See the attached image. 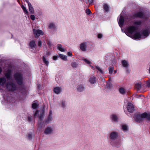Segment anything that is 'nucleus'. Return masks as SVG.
Listing matches in <instances>:
<instances>
[{"label":"nucleus","mask_w":150,"mask_h":150,"mask_svg":"<svg viewBox=\"0 0 150 150\" xmlns=\"http://www.w3.org/2000/svg\"><path fill=\"white\" fill-rule=\"evenodd\" d=\"M47 62V63L48 62V61Z\"/></svg>","instance_id":"e2e57ef3"},{"label":"nucleus","mask_w":150,"mask_h":150,"mask_svg":"<svg viewBox=\"0 0 150 150\" xmlns=\"http://www.w3.org/2000/svg\"><path fill=\"white\" fill-rule=\"evenodd\" d=\"M124 21V17L122 16H120L119 21L118 22L120 26L121 27L123 25Z\"/></svg>","instance_id":"2eb2a0df"},{"label":"nucleus","mask_w":150,"mask_h":150,"mask_svg":"<svg viewBox=\"0 0 150 150\" xmlns=\"http://www.w3.org/2000/svg\"><path fill=\"white\" fill-rule=\"evenodd\" d=\"M57 48L61 52H64L65 49L62 47V46L60 44H58L57 46Z\"/></svg>","instance_id":"4be33fe9"},{"label":"nucleus","mask_w":150,"mask_h":150,"mask_svg":"<svg viewBox=\"0 0 150 150\" xmlns=\"http://www.w3.org/2000/svg\"><path fill=\"white\" fill-rule=\"evenodd\" d=\"M84 60L86 63H87L88 64H90L91 63V62H90L88 60H87V59H84Z\"/></svg>","instance_id":"37998d69"},{"label":"nucleus","mask_w":150,"mask_h":150,"mask_svg":"<svg viewBox=\"0 0 150 150\" xmlns=\"http://www.w3.org/2000/svg\"><path fill=\"white\" fill-rule=\"evenodd\" d=\"M36 45L35 43V42L34 41H32L30 42V46L31 47L33 48Z\"/></svg>","instance_id":"7c9ffc66"},{"label":"nucleus","mask_w":150,"mask_h":150,"mask_svg":"<svg viewBox=\"0 0 150 150\" xmlns=\"http://www.w3.org/2000/svg\"><path fill=\"white\" fill-rule=\"evenodd\" d=\"M80 1H82V0H79Z\"/></svg>","instance_id":"680f3d73"},{"label":"nucleus","mask_w":150,"mask_h":150,"mask_svg":"<svg viewBox=\"0 0 150 150\" xmlns=\"http://www.w3.org/2000/svg\"><path fill=\"white\" fill-rule=\"evenodd\" d=\"M53 130L52 128L47 127V134H51Z\"/></svg>","instance_id":"72a5a7b5"},{"label":"nucleus","mask_w":150,"mask_h":150,"mask_svg":"<svg viewBox=\"0 0 150 150\" xmlns=\"http://www.w3.org/2000/svg\"><path fill=\"white\" fill-rule=\"evenodd\" d=\"M6 79L4 77L0 78V85L5 87L6 84Z\"/></svg>","instance_id":"9b49d317"},{"label":"nucleus","mask_w":150,"mask_h":150,"mask_svg":"<svg viewBox=\"0 0 150 150\" xmlns=\"http://www.w3.org/2000/svg\"><path fill=\"white\" fill-rule=\"evenodd\" d=\"M143 119L142 114L141 115L137 114L135 115L134 120L137 122L140 123L142 121Z\"/></svg>","instance_id":"6e6552de"},{"label":"nucleus","mask_w":150,"mask_h":150,"mask_svg":"<svg viewBox=\"0 0 150 150\" xmlns=\"http://www.w3.org/2000/svg\"><path fill=\"white\" fill-rule=\"evenodd\" d=\"M38 45L40 46L41 47L42 45V42L40 40L39 41L38 43Z\"/></svg>","instance_id":"49530a36"},{"label":"nucleus","mask_w":150,"mask_h":150,"mask_svg":"<svg viewBox=\"0 0 150 150\" xmlns=\"http://www.w3.org/2000/svg\"><path fill=\"white\" fill-rule=\"evenodd\" d=\"M128 111L130 112H133L134 110V107L133 105L131 103H129L127 105Z\"/></svg>","instance_id":"1a4fd4ad"},{"label":"nucleus","mask_w":150,"mask_h":150,"mask_svg":"<svg viewBox=\"0 0 150 150\" xmlns=\"http://www.w3.org/2000/svg\"><path fill=\"white\" fill-rule=\"evenodd\" d=\"M141 35L139 33H135L134 36V38L135 39H139L141 38Z\"/></svg>","instance_id":"393cba45"},{"label":"nucleus","mask_w":150,"mask_h":150,"mask_svg":"<svg viewBox=\"0 0 150 150\" xmlns=\"http://www.w3.org/2000/svg\"><path fill=\"white\" fill-rule=\"evenodd\" d=\"M43 60L45 64L47 65V61L46 60V58L45 57H43Z\"/></svg>","instance_id":"a19ab883"},{"label":"nucleus","mask_w":150,"mask_h":150,"mask_svg":"<svg viewBox=\"0 0 150 150\" xmlns=\"http://www.w3.org/2000/svg\"><path fill=\"white\" fill-rule=\"evenodd\" d=\"M2 72V69L1 67H0V74Z\"/></svg>","instance_id":"6e6d98bb"},{"label":"nucleus","mask_w":150,"mask_h":150,"mask_svg":"<svg viewBox=\"0 0 150 150\" xmlns=\"http://www.w3.org/2000/svg\"><path fill=\"white\" fill-rule=\"evenodd\" d=\"M38 107V105L35 103H34L32 104V107L33 109L37 108Z\"/></svg>","instance_id":"4c0bfd02"},{"label":"nucleus","mask_w":150,"mask_h":150,"mask_svg":"<svg viewBox=\"0 0 150 150\" xmlns=\"http://www.w3.org/2000/svg\"><path fill=\"white\" fill-rule=\"evenodd\" d=\"M114 73H116V72H117V70H115L114 71Z\"/></svg>","instance_id":"13d9d810"},{"label":"nucleus","mask_w":150,"mask_h":150,"mask_svg":"<svg viewBox=\"0 0 150 150\" xmlns=\"http://www.w3.org/2000/svg\"><path fill=\"white\" fill-rule=\"evenodd\" d=\"M28 120L29 121H31L32 120V118L31 117H28Z\"/></svg>","instance_id":"864d4df0"},{"label":"nucleus","mask_w":150,"mask_h":150,"mask_svg":"<svg viewBox=\"0 0 150 150\" xmlns=\"http://www.w3.org/2000/svg\"><path fill=\"white\" fill-rule=\"evenodd\" d=\"M142 117L147 120L150 121V113L144 112L142 114Z\"/></svg>","instance_id":"f8f14e48"},{"label":"nucleus","mask_w":150,"mask_h":150,"mask_svg":"<svg viewBox=\"0 0 150 150\" xmlns=\"http://www.w3.org/2000/svg\"><path fill=\"white\" fill-rule=\"evenodd\" d=\"M146 86L148 88H150V79H149L146 81Z\"/></svg>","instance_id":"c9c22d12"},{"label":"nucleus","mask_w":150,"mask_h":150,"mask_svg":"<svg viewBox=\"0 0 150 150\" xmlns=\"http://www.w3.org/2000/svg\"><path fill=\"white\" fill-rule=\"evenodd\" d=\"M120 145H119L118 146H116V147H117L118 148V147H120Z\"/></svg>","instance_id":"bf43d9fd"},{"label":"nucleus","mask_w":150,"mask_h":150,"mask_svg":"<svg viewBox=\"0 0 150 150\" xmlns=\"http://www.w3.org/2000/svg\"><path fill=\"white\" fill-rule=\"evenodd\" d=\"M21 7L25 14H27L28 13V12L27 11L26 8L25 6H24L23 5H22L21 6Z\"/></svg>","instance_id":"473e14b6"},{"label":"nucleus","mask_w":150,"mask_h":150,"mask_svg":"<svg viewBox=\"0 0 150 150\" xmlns=\"http://www.w3.org/2000/svg\"><path fill=\"white\" fill-rule=\"evenodd\" d=\"M32 133H29L28 134V137L30 139H31L32 138Z\"/></svg>","instance_id":"79ce46f5"},{"label":"nucleus","mask_w":150,"mask_h":150,"mask_svg":"<svg viewBox=\"0 0 150 150\" xmlns=\"http://www.w3.org/2000/svg\"><path fill=\"white\" fill-rule=\"evenodd\" d=\"M112 119L114 122H117V117L116 115H112Z\"/></svg>","instance_id":"cd10ccee"},{"label":"nucleus","mask_w":150,"mask_h":150,"mask_svg":"<svg viewBox=\"0 0 150 150\" xmlns=\"http://www.w3.org/2000/svg\"><path fill=\"white\" fill-rule=\"evenodd\" d=\"M71 65L73 68H75L77 67V64L76 62H74L71 64Z\"/></svg>","instance_id":"58836bf2"},{"label":"nucleus","mask_w":150,"mask_h":150,"mask_svg":"<svg viewBox=\"0 0 150 150\" xmlns=\"http://www.w3.org/2000/svg\"><path fill=\"white\" fill-rule=\"evenodd\" d=\"M53 91L56 94H59L62 91L61 88L60 87H57L54 88Z\"/></svg>","instance_id":"dca6fc26"},{"label":"nucleus","mask_w":150,"mask_h":150,"mask_svg":"<svg viewBox=\"0 0 150 150\" xmlns=\"http://www.w3.org/2000/svg\"><path fill=\"white\" fill-rule=\"evenodd\" d=\"M59 57L63 60L65 61L67 60V57L64 55L62 54H59Z\"/></svg>","instance_id":"c85d7f7f"},{"label":"nucleus","mask_w":150,"mask_h":150,"mask_svg":"<svg viewBox=\"0 0 150 150\" xmlns=\"http://www.w3.org/2000/svg\"><path fill=\"white\" fill-rule=\"evenodd\" d=\"M118 136L117 133L115 132H113L110 134V138L111 139L115 140Z\"/></svg>","instance_id":"9d476101"},{"label":"nucleus","mask_w":150,"mask_h":150,"mask_svg":"<svg viewBox=\"0 0 150 150\" xmlns=\"http://www.w3.org/2000/svg\"><path fill=\"white\" fill-rule=\"evenodd\" d=\"M52 120V110H50L49 113L48 117L47 118V123L50 122Z\"/></svg>","instance_id":"6ab92c4d"},{"label":"nucleus","mask_w":150,"mask_h":150,"mask_svg":"<svg viewBox=\"0 0 150 150\" xmlns=\"http://www.w3.org/2000/svg\"><path fill=\"white\" fill-rule=\"evenodd\" d=\"M34 35L35 38H38L40 35H43V33L42 31L40 30H36L33 29V30Z\"/></svg>","instance_id":"423d86ee"},{"label":"nucleus","mask_w":150,"mask_h":150,"mask_svg":"<svg viewBox=\"0 0 150 150\" xmlns=\"http://www.w3.org/2000/svg\"><path fill=\"white\" fill-rule=\"evenodd\" d=\"M89 81L91 83L94 84L96 82V78L94 76L91 77Z\"/></svg>","instance_id":"aec40b11"},{"label":"nucleus","mask_w":150,"mask_h":150,"mask_svg":"<svg viewBox=\"0 0 150 150\" xmlns=\"http://www.w3.org/2000/svg\"><path fill=\"white\" fill-rule=\"evenodd\" d=\"M140 82L137 83L135 85V87L138 90H140L142 88Z\"/></svg>","instance_id":"5701e85b"},{"label":"nucleus","mask_w":150,"mask_h":150,"mask_svg":"<svg viewBox=\"0 0 150 150\" xmlns=\"http://www.w3.org/2000/svg\"><path fill=\"white\" fill-rule=\"evenodd\" d=\"M14 77L18 84L21 85L23 83V78L21 74L18 72L15 73L14 74Z\"/></svg>","instance_id":"f03ea898"},{"label":"nucleus","mask_w":150,"mask_h":150,"mask_svg":"<svg viewBox=\"0 0 150 150\" xmlns=\"http://www.w3.org/2000/svg\"><path fill=\"white\" fill-rule=\"evenodd\" d=\"M12 71L11 69H8L4 73V75L7 79L10 80L12 78Z\"/></svg>","instance_id":"0eeeda50"},{"label":"nucleus","mask_w":150,"mask_h":150,"mask_svg":"<svg viewBox=\"0 0 150 150\" xmlns=\"http://www.w3.org/2000/svg\"><path fill=\"white\" fill-rule=\"evenodd\" d=\"M142 23V21H137L134 22L133 24L138 26H139L141 25Z\"/></svg>","instance_id":"b1692460"},{"label":"nucleus","mask_w":150,"mask_h":150,"mask_svg":"<svg viewBox=\"0 0 150 150\" xmlns=\"http://www.w3.org/2000/svg\"><path fill=\"white\" fill-rule=\"evenodd\" d=\"M108 70H109V73L111 74L112 73V72L114 70V68L113 67H108Z\"/></svg>","instance_id":"2f4dec72"},{"label":"nucleus","mask_w":150,"mask_h":150,"mask_svg":"<svg viewBox=\"0 0 150 150\" xmlns=\"http://www.w3.org/2000/svg\"><path fill=\"white\" fill-rule=\"evenodd\" d=\"M122 66L126 68H127L128 67L129 64L127 61L125 60H122Z\"/></svg>","instance_id":"412c9836"},{"label":"nucleus","mask_w":150,"mask_h":150,"mask_svg":"<svg viewBox=\"0 0 150 150\" xmlns=\"http://www.w3.org/2000/svg\"><path fill=\"white\" fill-rule=\"evenodd\" d=\"M149 73L150 74V67L149 69Z\"/></svg>","instance_id":"4d7b16f0"},{"label":"nucleus","mask_w":150,"mask_h":150,"mask_svg":"<svg viewBox=\"0 0 150 150\" xmlns=\"http://www.w3.org/2000/svg\"><path fill=\"white\" fill-rule=\"evenodd\" d=\"M150 33V31L149 29H145L143 31V35L145 37L148 36Z\"/></svg>","instance_id":"f3484780"},{"label":"nucleus","mask_w":150,"mask_h":150,"mask_svg":"<svg viewBox=\"0 0 150 150\" xmlns=\"http://www.w3.org/2000/svg\"><path fill=\"white\" fill-rule=\"evenodd\" d=\"M103 9L105 11L108 12L109 11V7L108 5L107 4H105L103 6Z\"/></svg>","instance_id":"a878e982"},{"label":"nucleus","mask_w":150,"mask_h":150,"mask_svg":"<svg viewBox=\"0 0 150 150\" xmlns=\"http://www.w3.org/2000/svg\"><path fill=\"white\" fill-rule=\"evenodd\" d=\"M88 0L89 3L90 4H92L93 3V0Z\"/></svg>","instance_id":"3c124183"},{"label":"nucleus","mask_w":150,"mask_h":150,"mask_svg":"<svg viewBox=\"0 0 150 150\" xmlns=\"http://www.w3.org/2000/svg\"><path fill=\"white\" fill-rule=\"evenodd\" d=\"M5 87L9 91H13L17 88L16 84L12 81L7 82L6 84Z\"/></svg>","instance_id":"7ed1b4c3"},{"label":"nucleus","mask_w":150,"mask_h":150,"mask_svg":"<svg viewBox=\"0 0 150 150\" xmlns=\"http://www.w3.org/2000/svg\"><path fill=\"white\" fill-rule=\"evenodd\" d=\"M65 101H62V107L63 108H64L65 106Z\"/></svg>","instance_id":"a18cd8bd"},{"label":"nucleus","mask_w":150,"mask_h":150,"mask_svg":"<svg viewBox=\"0 0 150 150\" xmlns=\"http://www.w3.org/2000/svg\"><path fill=\"white\" fill-rule=\"evenodd\" d=\"M58 57H57V56H54L53 57V59L54 60H56L57 59Z\"/></svg>","instance_id":"603ef678"},{"label":"nucleus","mask_w":150,"mask_h":150,"mask_svg":"<svg viewBox=\"0 0 150 150\" xmlns=\"http://www.w3.org/2000/svg\"><path fill=\"white\" fill-rule=\"evenodd\" d=\"M49 54V53H48L47 52V55H48Z\"/></svg>","instance_id":"052dcab7"},{"label":"nucleus","mask_w":150,"mask_h":150,"mask_svg":"<svg viewBox=\"0 0 150 150\" xmlns=\"http://www.w3.org/2000/svg\"><path fill=\"white\" fill-rule=\"evenodd\" d=\"M102 35L101 34H99L98 35V37L99 38H100L102 37Z\"/></svg>","instance_id":"de8ad7c7"},{"label":"nucleus","mask_w":150,"mask_h":150,"mask_svg":"<svg viewBox=\"0 0 150 150\" xmlns=\"http://www.w3.org/2000/svg\"><path fill=\"white\" fill-rule=\"evenodd\" d=\"M86 42L82 43L80 45L81 50L83 51H85L86 50Z\"/></svg>","instance_id":"4468645a"},{"label":"nucleus","mask_w":150,"mask_h":150,"mask_svg":"<svg viewBox=\"0 0 150 150\" xmlns=\"http://www.w3.org/2000/svg\"><path fill=\"white\" fill-rule=\"evenodd\" d=\"M86 13L87 15H89L91 14V11H90V10L88 8L86 10Z\"/></svg>","instance_id":"ea45409f"},{"label":"nucleus","mask_w":150,"mask_h":150,"mask_svg":"<svg viewBox=\"0 0 150 150\" xmlns=\"http://www.w3.org/2000/svg\"><path fill=\"white\" fill-rule=\"evenodd\" d=\"M122 130L123 131H127L128 130L127 126L126 125H122Z\"/></svg>","instance_id":"f704fd0d"},{"label":"nucleus","mask_w":150,"mask_h":150,"mask_svg":"<svg viewBox=\"0 0 150 150\" xmlns=\"http://www.w3.org/2000/svg\"><path fill=\"white\" fill-rule=\"evenodd\" d=\"M30 18L32 20L34 21L35 19V17L34 15H31L30 16Z\"/></svg>","instance_id":"c03bdc74"},{"label":"nucleus","mask_w":150,"mask_h":150,"mask_svg":"<svg viewBox=\"0 0 150 150\" xmlns=\"http://www.w3.org/2000/svg\"><path fill=\"white\" fill-rule=\"evenodd\" d=\"M77 90L79 92H82L84 90V87L82 85H79L77 87Z\"/></svg>","instance_id":"a211bd4d"},{"label":"nucleus","mask_w":150,"mask_h":150,"mask_svg":"<svg viewBox=\"0 0 150 150\" xmlns=\"http://www.w3.org/2000/svg\"><path fill=\"white\" fill-rule=\"evenodd\" d=\"M96 68L97 69L101 74H103V71H102L100 68L98 66H96Z\"/></svg>","instance_id":"e433bc0d"},{"label":"nucleus","mask_w":150,"mask_h":150,"mask_svg":"<svg viewBox=\"0 0 150 150\" xmlns=\"http://www.w3.org/2000/svg\"><path fill=\"white\" fill-rule=\"evenodd\" d=\"M49 28L52 29L53 30H56V28L55 27V25L53 23H51L50 24L49 26Z\"/></svg>","instance_id":"bb28decb"},{"label":"nucleus","mask_w":150,"mask_h":150,"mask_svg":"<svg viewBox=\"0 0 150 150\" xmlns=\"http://www.w3.org/2000/svg\"><path fill=\"white\" fill-rule=\"evenodd\" d=\"M47 45H48L49 47H50L51 46V44L50 42L47 41Z\"/></svg>","instance_id":"09e8293b"},{"label":"nucleus","mask_w":150,"mask_h":150,"mask_svg":"<svg viewBox=\"0 0 150 150\" xmlns=\"http://www.w3.org/2000/svg\"><path fill=\"white\" fill-rule=\"evenodd\" d=\"M127 29V32L126 33V34L128 36L130 37L131 36H130L129 34H130V35H131V34H132L136 30L137 28L136 27L132 25L128 27Z\"/></svg>","instance_id":"20e7f679"},{"label":"nucleus","mask_w":150,"mask_h":150,"mask_svg":"<svg viewBox=\"0 0 150 150\" xmlns=\"http://www.w3.org/2000/svg\"><path fill=\"white\" fill-rule=\"evenodd\" d=\"M39 115L38 124V127L40 128H44L45 126L46 125L47 120L42 121L44 117V109H43L41 110H37L34 114V116H36L37 115Z\"/></svg>","instance_id":"f257e3e1"},{"label":"nucleus","mask_w":150,"mask_h":150,"mask_svg":"<svg viewBox=\"0 0 150 150\" xmlns=\"http://www.w3.org/2000/svg\"><path fill=\"white\" fill-rule=\"evenodd\" d=\"M26 2L28 3V5L29 7V9L30 12L31 13H34V11L33 10V8L31 4L29 2V1L28 0H25Z\"/></svg>","instance_id":"ddd939ff"},{"label":"nucleus","mask_w":150,"mask_h":150,"mask_svg":"<svg viewBox=\"0 0 150 150\" xmlns=\"http://www.w3.org/2000/svg\"><path fill=\"white\" fill-rule=\"evenodd\" d=\"M119 92L122 94H125L126 93L125 89L123 88H120L119 89Z\"/></svg>","instance_id":"c756f323"},{"label":"nucleus","mask_w":150,"mask_h":150,"mask_svg":"<svg viewBox=\"0 0 150 150\" xmlns=\"http://www.w3.org/2000/svg\"><path fill=\"white\" fill-rule=\"evenodd\" d=\"M44 133L46 134H47V127H46V128H45V130L44 132Z\"/></svg>","instance_id":"5fc2aeb1"},{"label":"nucleus","mask_w":150,"mask_h":150,"mask_svg":"<svg viewBox=\"0 0 150 150\" xmlns=\"http://www.w3.org/2000/svg\"><path fill=\"white\" fill-rule=\"evenodd\" d=\"M67 55L68 56H71L72 55V54L71 53V52H67Z\"/></svg>","instance_id":"8fccbe9b"},{"label":"nucleus","mask_w":150,"mask_h":150,"mask_svg":"<svg viewBox=\"0 0 150 150\" xmlns=\"http://www.w3.org/2000/svg\"><path fill=\"white\" fill-rule=\"evenodd\" d=\"M144 13L143 12H137L131 15L130 17L133 19H135L137 18H142L144 17Z\"/></svg>","instance_id":"39448f33"}]
</instances>
